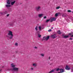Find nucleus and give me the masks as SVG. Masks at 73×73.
<instances>
[{"mask_svg":"<svg viewBox=\"0 0 73 73\" xmlns=\"http://www.w3.org/2000/svg\"><path fill=\"white\" fill-rule=\"evenodd\" d=\"M58 15V13H56L55 15V17H57Z\"/></svg>","mask_w":73,"mask_h":73,"instance_id":"obj_20","label":"nucleus"},{"mask_svg":"<svg viewBox=\"0 0 73 73\" xmlns=\"http://www.w3.org/2000/svg\"><path fill=\"white\" fill-rule=\"evenodd\" d=\"M65 34H62V36L64 37V36H65Z\"/></svg>","mask_w":73,"mask_h":73,"instance_id":"obj_31","label":"nucleus"},{"mask_svg":"<svg viewBox=\"0 0 73 73\" xmlns=\"http://www.w3.org/2000/svg\"><path fill=\"white\" fill-rule=\"evenodd\" d=\"M8 32L9 33H7V35H8V36H11L9 37V38L12 39V38H13V35L12 32L10 31H8Z\"/></svg>","mask_w":73,"mask_h":73,"instance_id":"obj_2","label":"nucleus"},{"mask_svg":"<svg viewBox=\"0 0 73 73\" xmlns=\"http://www.w3.org/2000/svg\"><path fill=\"white\" fill-rule=\"evenodd\" d=\"M40 55L42 57H44L45 56V54H41Z\"/></svg>","mask_w":73,"mask_h":73,"instance_id":"obj_12","label":"nucleus"},{"mask_svg":"<svg viewBox=\"0 0 73 73\" xmlns=\"http://www.w3.org/2000/svg\"><path fill=\"white\" fill-rule=\"evenodd\" d=\"M38 17H42V16H43V14H40L38 15Z\"/></svg>","mask_w":73,"mask_h":73,"instance_id":"obj_8","label":"nucleus"},{"mask_svg":"<svg viewBox=\"0 0 73 73\" xmlns=\"http://www.w3.org/2000/svg\"><path fill=\"white\" fill-rule=\"evenodd\" d=\"M35 49H37V47H36V46L35 47Z\"/></svg>","mask_w":73,"mask_h":73,"instance_id":"obj_37","label":"nucleus"},{"mask_svg":"<svg viewBox=\"0 0 73 73\" xmlns=\"http://www.w3.org/2000/svg\"><path fill=\"white\" fill-rule=\"evenodd\" d=\"M60 70L61 73H62L64 72V70H63V69H60Z\"/></svg>","mask_w":73,"mask_h":73,"instance_id":"obj_10","label":"nucleus"},{"mask_svg":"<svg viewBox=\"0 0 73 73\" xmlns=\"http://www.w3.org/2000/svg\"><path fill=\"white\" fill-rule=\"evenodd\" d=\"M57 37V36H56V34H54L51 35V37L52 38H56Z\"/></svg>","mask_w":73,"mask_h":73,"instance_id":"obj_6","label":"nucleus"},{"mask_svg":"<svg viewBox=\"0 0 73 73\" xmlns=\"http://www.w3.org/2000/svg\"><path fill=\"white\" fill-rule=\"evenodd\" d=\"M35 30L37 31V26H36L35 28Z\"/></svg>","mask_w":73,"mask_h":73,"instance_id":"obj_26","label":"nucleus"},{"mask_svg":"<svg viewBox=\"0 0 73 73\" xmlns=\"http://www.w3.org/2000/svg\"><path fill=\"white\" fill-rule=\"evenodd\" d=\"M38 37H41V35H40V34H38Z\"/></svg>","mask_w":73,"mask_h":73,"instance_id":"obj_18","label":"nucleus"},{"mask_svg":"<svg viewBox=\"0 0 73 73\" xmlns=\"http://www.w3.org/2000/svg\"><path fill=\"white\" fill-rule=\"evenodd\" d=\"M59 8H60V7H56V9H59Z\"/></svg>","mask_w":73,"mask_h":73,"instance_id":"obj_28","label":"nucleus"},{"mask_svg":"<svg viewBox=\"0 0 73 73\" xmlns=\"http://www.w3.org/2000/svg\"><path fill=\"white\" fill-rule=\"evenodd\" d=\"M6 7H11V5H6Z\"/></svg>","mask_w":73,"mask_h":73,"instance_id":"obj_16","label":"nucleus"},{"mask_svg":"<svg viewBox=\"0 0 73 73\" xmlns=\"http://www.w3.org/2000/svg\"><path fill=\"white\" fill-rule=\"evenodd\" d=\"M35 64V63H34V64Z\"/></svg>","mask_w":73,"mask_h":73,"instance_id":"obj_43","label":"nucleus"},{"mask_svg":"<svg viewBox=\"0 0 73 73\" xmlns=\"http://www.w3.org/2000/svg\"><path fill=\"white\" fill-rule=\"evenodd\" d=\"M52 19L53 21H55L56 19L55 18H52Z\"/></svg>","mask_w":73,"mask_h":73,"instance_id":"obj_13","label":"nucleus"},{"mask_svg":"<svg viewBox=\"0 0 73 73\" xmlns=\"http://www.w3.org/2000/svg\"><path fill=\"white\" fill-rule=\"evenodd\" d=\"M39 30H41V27L40 26L39 27Z\"/></svg>","mask_w":73,"mask_h":73,"instance_id":"obj_25","label":"nucleus"},{"mask_svg":"<svg viewBox=\"0 0 73 73\" xmlns=\"http://www.w3.org/2000/svg\"><path fill=\"white\" fill-rule=\"evenodd\" d=\"M15 45L17 46H18V43H15Z\"/></svg>","mask_w":73,"mask_h":73,"instance_id":"obj_22","label":"nucleus"},{"mask_svg":"<svg viewBox=\"0 0 73 73\" xmlns=\"http://www.w3.org/2000/svg\"><path fill=\"white\" fill-rule=\"evenodd\" d=\"M65 68L66 70H70V67H69V66H68L66 65Z\"/></svg>","mask_w":73,"mask_h":73,"instance_id":"obj_7","label":"nucleus"},{"mask_svg":"<svg viewBox=\"0 0 73 73\" xmlns=\"http://www.w3.org/2000/svg\"><path fill=\"white\" fill-rule=\"evenodd\" d=\"M16 53H17V51H16Z\"/></svg>","mask_w":73,"mask_h":73,"instance_id":"obj_41","label":"nucleus"},{"mask_svg":"<svg viewBox=\"0 0 73 73\" xmlns=\"http://www.w3.org/2000/svg\"><path fill=\"white\" fill-rule=\"evenodd\" d=\"M9 16V14H7V17H8V16Z\"/></svg>","mask_w":73,"mask_h":73,"instance_id":"obj_34","label":"nucleus"},{"mask_svg":"<svg viewBox=\"0 0 73 73\" xmlns=\"http://www.w3.org/2000/svg\"><path fill=\"white\" fill-rule=\"evenodd\" d=\"M54 71V70H52L49 73H52V72H53Z\"/></svg>","mask_w":73,"mask_h":73,"instance_id":"obj_21","label":"nucleus"},{"mask_svg":"<svg viewBox=\"0 0 73 73\" xmlns=\"http://www.w3.org/2000/svg\"><path fill=\"white\" fill-rule=\"evenodd\" d=\"M10 2H11V3H10ZM15 3H16V1H12L11 0H7V4L10 5L11 4V5H13L15 4Z\"/></svg>","mask_w":73,"mask_h":73,"instance_id":"obj_1","label":"nucleus"},{"mask_svg":"<svg viewBox=\"0 0 73 73\" xmlns=\"http://www.w3.org/2000/svg\"><path fill=\"white\" fill-rule=\"evenodd\" d=\"M50 19H48V20H47L45 22L46 23H48V22H49V21H50Z\"/></svg>","mask_w":73,"mask_h":73,"instance_id":"obj_17","label":"nucleus"},{"mask_svg":"<svg viewBox=\"0 0 73 73\" xmlns=\"http://www.w3.org/2000/svg\"><path fill=\"white\" fill-rule=\"evenodd\" d=\"M0 13H1V15H4L7 14V13H8V12H7V11H6Z\"/></svg>","mask_w":73,"mask_h":73,"instance_id":"obj_5","label":"nucleus"},{"mask_svg":"<svg viewBox=\"0 0 73 73\" xmlns=\"http://www.w3.org/2000/svg\"><path fill=\"white\" fill-rule=\"evenodd\" d=\"M60 70V69L59 68H58L56 69V71H58V70Z\"/></svg>","mask_w":73,"mask_h":73,"instance_id":"obj_29","label":"nucleus"},{"mask_svg":"<svg viewBox=\"0 0 73 73\" xmlns=\"http://www.w3.org/2000/svg\"><path fill=\"white\" fill-rule=\"evenodd\" d=\"M50 20V22H52L53 21V20H52V19Z\"/></svg>","mask_w":73,"mask_h":73,"instance_id":"obj_30","label":"nucleus"},{"mask_svg":"<svg viewBox=\"0 0 73 73\" xmlns=\"http://www.w3.org/2000/svg\"><path fill=\"white\" fill-rule=\"evenodd\" d=\"M46 16H45L44 17V19H46Z\"/></svg>","mask_w":73,"mask_h":73,"instance_id":"obj_35","label":"nucleus"},{"mask_svg":"<svg viewBox=\"0 0 73 73\" xmlns=\"http://www.w3.org/2000/svg\"><path fill=\"white\" fill-rule=\"evenodd\" d=\"M69 37V36H64V38H68Z\"/></svg>","mask_w":73,"mask_h":73,"instance_id":"obj_15","label":"nucleus"},{"mask_svg":"<svg viewBox=\"0 0 73 73\" xmlns=\"http://www.w3.org/2000/svg\"><path fill=\"white\" fill-rule=\"evenodd\" d=\"M72 39H72V38H70L69 40H72Z\"/></svg>","mask_w":73,"mask_h":73,"instance_id":"obj_36","label":"nucleus"},{"mask_svg":"<svg viewBox=\"0 0 73 73\" xmlns=\"http://www.w3.org/2000/svg\"><path fill=\"white\" fill-rule=\"evenodd\" d=\"M67 12H71L72 11L70 10H68L67 11Z\"/></svg>","mask_w":73,"mask_h":73,"instance_id":"obj_27","label":"nucleus"},{"mask_svg":"<svg viewBox=\"0 0 73 73\" xmlns=\"http://www.w3.org/2000/svg\"><path fill=\"white\" fill-rule=\"evenodd\" d=\"M48 32H51V31H52V30L50 29V30H48Z\"/></svg>","mask_w":73,"mask_h":73,"instance_id":"obj_32","label":"nucleus"},{"mask_svg":"<svg viewBox=\"0 0 73 73\" xmlns=\"http://www.w3.org/2000/svg\"><path fill=\"white\" fill-rule=\"evenodd\" d=\"M36 10L38 12L41 9V7L40 6H38L36 7Z\"/></svg>","mask_w":73,"mask_h":73,"instance_id":"obj_4","label":"nucleus"},{"mask_svg":"<svg viewBox=\"0 0 73 73\" xmlns=\"http://www.w3.org/2000/svg\"><path fill=\"white\" fill-rule=\"evenodd\" d=\"M58 33V34H59V35L61 34V31H60V30H59L57 32Z\"/></svg>","mask_w":73,"mask_h":73,"instance_id":"obj_14","label":"nucleus"},{"mask_svg":"<svg viewBox=\"0 0 73 73\" xmlns=\"http://www.w3.org/2000/svg\"><path fill=\"white\" fill-rule=\"evenodd\" d=\"M53 27H52V29H53Z\"/></svg>","mask_w":73,"mask_h":73,"instance_id":"obj_42","label":"nucleus"},{"mask_svg":"<svg viewBox=\"0 0 73 73\" xmlns=\"http://www.w3.org/2000/svg\"><path fill=\"white\" fill-rule=\"evenodd\" d=\"M33 66H37V64H33Z\"/></svg>","mask_w":73,"mask_h":73,"instance_id":"obj_23","label":"nucleus"},{"mask_svg":"<svg viewBox=\"0 0 73 73\" xmlns=\"http://www.w3.org/2000/svg\"><path fill=\"white\" fill-rule=\"evenodd\" d=\"M14 23V22H13L12 24H13L12 25H13V23Z\"/></svg>","mask_w":73,"mask_h":73,"instance_id":"obj_39","label":"nucleus"},{"mask_svg":"<svg viewBox=\"0 0 73 73\" xmlns=\"http://www.w3.org/2000/svg\"><path fill=\"white\" fill-rule=\"evenodd\" d=\"M58 13V16H60V15H61V13Z\"/></svg>","mask_w":73,"mask_h":73,"instance_id":"obj_24","label":"nucleus"},{"mask_svg":"<svg viewBox=\"0 0 73 73\" xmlns=\"http://www.w3.org/2000/svg\"><path fill=\"white\" fill-rule=\"evenodd\" d=\"M68 35L70 36H72V34L71 33H69L68 34Z\"/></svg>","mask_w":73,"mask_h":73,"instance_id":"obj_33","label":"nucleus"},{"mask_svg":"<svg viewBox=\"0 0 73 73\" xmlns=\"http://www.w3.org/2000/svg\"><path fill=\"white\" fill-rule=\"evenodd\" d=\"M31 69V70H33V68H32Z\"/></svg>","mask_w":73,"mask_h":73,"instance_id":"obj_40","label":"nucleus"},{"mask_svg":"<svg viewBox=\"0 0 73 73\" xmlns=\"http://www.w3.org/2000/svg\"><path fill=\"white\" fill-rule=\"evenodd\" d=\"M49 60L50 59V56L48 58Z\"/></svg>","mask_w":73,"mask_h":73,"instance_id":"obj_38","label":"nucleus"},{"mask_svg":"<svg viewBox=\"0 0 73 73\" xmlns=\"http://www.w3.org/2000/svg\"><path fill=\"white\" fill-rule=\"evenodd\" d=\"M44 40H46V37L44 36L43 38V39H42V40L44 41Z\"/></svg>","mask_w":73,"mask_h":73,"instance_id":"obj_9","label":"nucleus"},{"mask_svg":"<svg viewBox=\"0 0 73 73\" xmlns=\"http://www.w3.org/2000/svg\"><path fill=\"white\" fill-rule=\"evenodd\" d=\"M11 67L12 68H13V70H18V68H15V64H11Z\"/></svg>","mask_w":73,"mask_h":73,"instance_id":"obj_3","label":"nucleus"},{"mask_svg":"<svg viewBox=\"0 0 73 73\" xmlns=\"http://www.w3.org/2000/svg\"><path fill=\"white\" fill-rule=\"evenodd\" d=\"M49 38V36H48L46 37V40H48Z\"/></svg>","mask_w":73,"mask_h":73,"instance_id":"obj_11","label":"nucleus"},{"mask_svg":"<svg viewBox=\"0 0 73 73\" xmlns=\"http://www.w3.org/2000/svg\"><path fill=\"white\" fill-rule=\"evenodd\" d=\"M62 16H63V17H65L66 16V14L64 13V14H63V15Z\"/></svg>","mask_w":73,"mask_h":73,"instance_id":"obj_19","label":"nucleus"}]
</instances>
